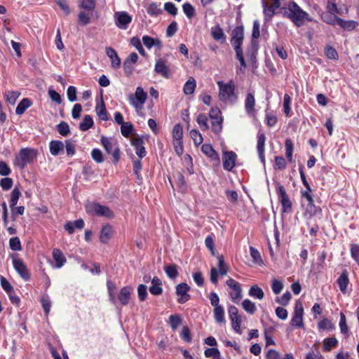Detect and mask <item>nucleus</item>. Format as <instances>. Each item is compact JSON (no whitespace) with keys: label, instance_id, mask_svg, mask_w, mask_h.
I'll return each instance as SVG.
<instances>
[{"label":"nucleus","instance_id":"3","mask_svg":"<svg viewBox=\"0 0 359 359\" xmlns=\"http://www.w3.org/2000/svg\"><path fill=\"white\" fill-rule=\"evenodd\" d=\"M87 214L91 216L104 217L108 219L114 217L113 211L107 206L95 202H88L85 205Z\"/></svg>","mask_w":359,"mask_h":359},{"label":"nucleus","instance_id":"44","mask_svg":"<svg viewBox=\"0 0 359 359\" xmlns=\"http://www.w3.org/2000/svg\"><path fill=\"white\" fill-rule=\"evenodd\" d=\"M172 141L175 140H182L183 137V129L182 126L180 124H175L173 127L172 132Z\"/></svg>","mask_w":359,"mask_h":359},{"label":"nucleus","instance_id":"54","mask_svg":"<svg viewBox=\"0 0 359 359\" xmlns=\"http://www.w3.org/2000/svg\"><path fill=\"white\" fill-rule=\"evenodd\" d=\"M21 196V192L20 191L19 189L17 187H15L11 194V198H10V207H14L17 205L18 201L19 198Z\"/></svg>","mask_w":359,"mask_h":359},{"label":"nucleus","instance_id":"32","mask_svg":"<svg viewBox=\"0 0 359 359\" xmlns=\"http://www.w3.org/2000/svg\"><path fill=\"white\" fill-rule=\"evenodd\" d=\"M320 16L322 20L324 22L331 25H337L339 19L340 18L338 16H337L334 13H329L327 11L323 12Z\"/></svg>","mask_w":359,"mask_h":359},{"label":"nucleus","instance_id":"24","mask_svg":"<svg viewBox=\"0 0 359 359\" xmlns=\"http://www.w3.org/2000/svg\"><path fill=\"white\" fill-rule=\"evenodd\" d=\"M133 288L130 286L122 287L118 294V299L123 306H126L129 303Z\"/></svg>","mask_w":359,"mask_h":359},{"label":"nucleus","instance_id":"49","mask_svg":"<svg viewBox=\"0 0 359 359\" xmlns=\"http://www.w3.org/2000/svg\"><path fill=\"white\" fill-rule=\"evenodd\" d=\"M208 121V117L205 114H199L196 118V121L202 130H207L209 129Z\"/></svg>","mask_w":359,"mask_h":359},{"label":"nucleus","instance_id":"34","mask_svg":"<svg viewBox=\"0 0 359 359\" xmlns=\"http://www.w3.org/2000/svg\"><path fill=\"white\" fill-rule=\"evenodd\" d=\"M262 6H263V13L264 15V18L266 21H269L275 14V11L276 10L272 6H269L266 0H262Z\"/></svg>","mask_w":359,"mask_h":359},{"label":"nucleus","instance_id":"28","mask_svg":"<svg viewBox=\"0 0 359 359\" xmlns=\"http://www.w3.org/2000/svg\"><path fill=\"white\" fill-rule=\"evenodd\" d=\"M210 32L212 37L215 41H220L222 43L226 41L224 32L219 25L212 27Z\"/></svg>","mask_w":359,"mask_h":359},{"label":"nucleus","instance_id":"26","mask_svg":"<svg viewBox=\"0 0 359 359\" xmlns=\"http://www.w3.org/2000/svg\"><path fill=\"white\" fill-rule=\"evenodd\" d=\"M65 148L64 144L62 141L52 140L49 144L50 153L53 156H58L63 151Z\"/></svg>","mask_w":359,"mask_h":359},{"label":"nucleus","instance_id":"27","mask_svg":"<svg viewBox=\"0 0 359 359\" xmlns=\"http://www.w3.org/2000/svg\"><path fill=\"white\" fill-rule=\"evenodd\" d=\"M142 43L148 49H151L153 46L159 49L162 48V43L158 39H154L148 35L142 36Z\"/></svg>","mask_w":359,"mask_h":359},{"label":"nucleus","instance_id":"42","mask_svg":"<svg viewBox=\"0 0 359 359\" xmlns=\"http://www.w3.org/2000/svg\"><path fill=\"white\" fill-rule=\"evenodd\" d=\"M285 156L287 161L290 163H292L293 161L292 154H293V142L290 139H287L285 142Z\"/></svg>","mask_w":359,"mask_h":359},{"label":"nucleus","instance_id":"29","mask_svg":"<svg viewBox=\"0 0 359 359\" xmlns=\"http://www.w3.org/2000/svg\"><path fill=\"white\" fill-rule=\"evenodd\" d=\"M53 257L55 262V267L61 268L67 262V259L62 252L57 248L53 250Z\"/></svg>","mask_w":359,"mask_h":359},{"label":"nucleus","instance_id":"19","mask_svg":"<svg viewBox=\"0 0 359 359\" xmlns=\"http://www.w3.org/2000/svg\"><path fill=\"white\" fill-rule=\"evenodd\" d=\"M154 71L156 74H160L164 78L170 77L169 67L165 64V62L162 59L156 60Z\"/></svg>","mask_w":359,"mask_h":359},{"label":"nucleus","instance_id":"20","mask_svg":"<svg viewBox=\"0 0 359 359\" xmlns=\"http://www.w3.org/2000/svg\"><path fill=\"white\" fill-rule=\"evenodd\" d=\"M106 54L111 60V66L113 69H118L121 67V58L118 57L116 51L111 48H106Z\"/></svg>","mask_w":359,"mask_h":359},{"label":"nucleus","instance_id":"14","mask_svg":"<svg viewBox=\"0 0 359 359\" xmlns=\"http://www.w3.org/2000/svg\"><path fill=\"white\" fill-rule=\"evenodd\" d=\"M36 156V152L34 149L30 148L22 149L19 152V158L22 162V168L32 163Z\"/></svg>","mask_w":359,"mask_h":359},{"label":"nucleus","instance_id":"18","mask_svg":"<svg viewBox=\"0 0 359 359\" xmlns=\"http://www.w3.org/2000/svg\"><path fill=\"white\" fill-rule=\"evenodd\" d=\"M255 96L252 93H248L246 95L245 99V109L247 114L249 116L253 117L255 116L256 111L255 109Z\"/></svg>","mask_w":359,"mask_h":359},{"label":"nucleus","instance_id":"40","mask_svg":"<svg viewBox=\"0 0 359 359\" xmlns=\"http://www.w3.org/2000/svg\"><path fill=\"white\" fill-rule=\"evenodd\" d=\"M94 124L93 118L90 115H86L82 122L79 124V129L81 131H86L93 127Z\"/></svg>","mask_w":359,"mask_h":359},{"label":"nucleus","instance_id":"30","mask_svg":"<svg viewBox=\"0 0 359 359\" xmlns=\"http://www.w3.org/2000/svg\"><path fill=\"white\" fill-rule=\"evenodd\" d=\"M161 280L156 276L151 279V285L149 292L154 295H160L163 292Z\"/></svg>","mask_w":359,"mask_h":359},{"label":"nucleus","instance_id":"43","mask_svg":"<svg viewBox=\"0 0 359 359\" xmlns=\"http://www.w3.org/2000/svg\"><path fill=\"white\" fill-rule=\"evenodd\" d=\"M319 330L332 331L335 328L334 325L327 318H323L318 323Z\"/></svg>","mask_w":359,"mask_h":359},{"label":"nucleus","instance_id":"36","mask_svg":"<svg viewBox=\"0 0 359 359\" xmlns=\"http://www.w3.org/2000/svg\"><path fill=\"white\" fill-rule=\"evenodd\" d=\"M337 25L340 26L341 28H343L344 30L352 31L356 28L358 24L355 20H344L341 18H339Z\"/></svg>","mask_w":359,"mask_h":359},{"label":"nucleus","instance_id":"35","mask_svg":"<svg viewBox=\"0 0 359 359\" xmlns=\"http://www.w3.org/2000/svg\"><path fill=\"white\" fill-rule=\"evenodd\" d=\"M196 88V82L194 77L191 76L185 83L183 87V92L185 95H191Z\"/></svg>","mask_w":359,"mask_h":359},{"label":"nucleus","instance_id":"53","mask_svg":"<svg viewBox=\"0 0 359 359\" xmlns=\"http://www.w3.org/2000/svg\"><path fill=\"white\" fill-rule=\"evenodd\" d=\"M250 255L253 259V262L255 264H257L259 265H262L263 264V261H262L261 255H260L259 252L256 248H255L252 246H250Z\"/></svg>","mask_w":359,"mask_h":359},{"label":"nucleus","instance_id":"9","mask_svg":"<svg viewBox=\"0 0 359 359\" xmlns=\"http://www.w3.org/2000/svg\"><path fill=\"white\" fill-rule=\"evenodd\" d=\"M226 284L231 289L229 292V297L232 302L238 303L242 298V288L241 284L234 279L229 278Z\"/></svg>","mask_w":359,"mask_h":359},{"label":"nucleus","instance_id":"33","mask_svg":"<svg viewBox=\"0 0 359 359\" xmlns=\"http://www.w3.org/2000/svg\"><path fill=\"white\" fill-rule=\"evenodd\" d=\"M32 104V101L29 98H23L18 104L15 109L17 115H22Z\"/></svg>","mask_w":359,"mask_h":359},{"label":"nucleus","instance_id":"51","mask_svg":"<svg viewBox=\"0 0 359 359\" xmlns=\"http://www.w3.org/2000/svg\"><path fill=\"white\" fill-rule=\"evenodd\" d=\"M339 328L341 334L348 336V327L346 324V318L344 313H340Z\"/></svg>","mask_w":359,"mask_h":359},{"label":"nucleus","instance_id":"63","mask_svg":"<svg viewBox=\"0 0 359 359\" xmlns=\"http://www.w3.org/2000/svg\"><path fill=\"white\" fill-rule=\"evenodd\" d=\"M205 244L207 248L210 251L211 255L215 256V243H214V238L212 235H208L205 240Z\"/></svg>","mask_w":359,"mask_h":359},{"label":"nucleus","instance_id":"58","mask_svg":"<svg viewBox=\"0 0 359 359\" xmlns=\"http://www.w3.org/2000/svg\"><path fill=\"white\" fill-rule=\"evenodd\" d=\"M64 146L66 149L67 155L68 156H73L75 154L76 146L75 144L71 140H66L65 144H64Z\"/></svg>","mask_w":359,"mask_h":359},{"label":"nucleus","instance_id":"56","mask_svg":"<svg viewBox=\"0 0 359 359\" xmlns=\"http://www.w3.org/2000/svg\"><path fill=\"white\" fill-rule=\"evenodd\" d=\"M273 330V327H271L269 328L265 329L264 330V338L266 346H269L270 345H275V341L272 337Z\"/></svg>","mask_w":359,"mask_h":359},{"label":"nucleus","instance_id":"50","mask_svg":"<svg viewBox=\"0 0 359 359\" xmlns=\"http://www.w3.org/2000/svg\"><path fill=\"white\" fill-rule=\"evenodd\" d=\"M211 120V125H212V130L215 133H219L222 131V122L223 118L222 117L220 118H216Z\"/></svg>","mask_w":359,"mask_h":359},{"label":"nucleus","instance_id":"5","mask_svg":"<svg viewBox=\"0 0 359 359\" xmlns=\"http://www.w3.org/2000/svg\"><path fill=\"white\" fill-rule=\"evenodd\" d=\"M302 197L305 198L308 201V204L305 210V215H309L307 225H310V220L313 217L318 216L322 215V209L320 207L317 206L314 204V200L311 194L308 192H302Z\"/></svg>","mask_w":359,"mask_h":359},{"label":"nucleus","instance_id":"6","mask_svg":"<svg viewBox=\"0 0 359 359\" xmlns=\"http://www.w3.org/2000/svg\"><path fill=\"white\" fill-rule=\"evenodd\" d=\"M147 98V94L144 91V89L140 86L136 88L135 94H130L128 95L130 103L136 110L142 109Z\"/></svg>","mask_w":359,"mask_h":359},{"label":"nucleus","instance_id":"8","mask_svg":"<svg viewBox=\"0 0 359 359\" xmlns=\"http://www.w3.org/2000/svg\"><path fill=\"white\" fill-rule=\"evenodd\" d=\"M304 308L300 301H297L294 305L292 317L290 321L292 326L297 328L304 327Z\"/></svg>","mask_w":359,"mask_h":359},{"label":"nucleus","instance_id":"11","mask_svg":"<svg viewBox=\"0 0 359 359\" xmlns=\"http://www.w3.org/2000/svg\"><path fill=\"white\" fill-rule=\"evenodd\" d=\"M116 25L121 29H126L132 22V17L126 11H118L114 13Z\"/></svg>","mask_w":359,"mask_h":359},{"label":"nucleus","instance_id":"15","mask_svg":"<svg viewBox=\"0 0 359 359\" xmlns=\"http://www.w3.org/2000/svg\"><path fill=\"white\" fill-rule=\"evenodd\" d=\"M13 265L15 270L20 276V277L25 281L29 280L30 278L29 272L27 266L24 264L20 259H13Z\"/></svg>","mask_w":359,"mask_h":359},{"label":"nucleus","instance_id":"7","mask_svg":"<svg viewBox=\"0 0 359 359\" xmlns=\"http://www.w3.org/2000/svg\"><path fill=\"white\" fill-rule=\"evenodd\" d=\"M276 193L282 206V211L287 213L290 212L292 211V204L286 193L285 187L280 184H278L276 185Z\"/></svg>","mask_w":359,"mask_h":359},{"label":"nucleus","instance_id":"37","mask_svg":"<svg viewBox=\"0 0 359 359\" xmlns=\"http://www.w3.org/2000/svg\"><path fill=\"white\" fill-rule=\"evenodd\" d=\"M338 344V340L335 337L325 338L323 340V349L325 352H330Z\"/></svg>","mask_w":359,"mask_h":359},{"label":"nucleus","instance_id":"45","mask_svg":"<svg viewBox=\"0 0 359 359\" xmlns=\"http://www.w3.org/2000/svg\"><path fill=\"white\" fill-rule=\"evenodd\" d=\"M182 10L189 19L193 18L196 15L195 8L190 3H184L182 5Z\"/></svg>","mask_w":359,"mask_h":359},{"label":"nucleus","instance_id":"39","mask_svg":"<svg viewBox=\"0 0 359 359\" xmlns=\"http://www.w3.org/2000/svg\"><path fill=\"white\" fill-rule=\"evenodd\" d=\"M214 318L218 323H225L224 309L222 306H217L213 310Z\"/></svg>","mask_w":359,"mask_h":359},{"label":"nucleus","instance_id":"31","mask_svg":"<svg viewBox=\"0 0 359 359\" xmlns=\"http://www.w3.org/2000/svg\"><path fill=\"white\" fill-rule=\"evenodd\" d=\"M95 112L97 115V116L102 121H107L109 119L108 118V113L107 111L104 102L103 101V99L101 98L100 103H97L95 107Z\"/></svg>","mask_w":359,"mask_h":359},{"label":"nucleus","instance_id":"41","mask_svg":"<svg viewBox=\"0 0 359 359\" xmlns=\"http://www.w3.org/2000/svg\"><path fill=\"white\" fill-rule=\"evenodd\" d=\"M164 270L168 277L170 279H175L179 275L177 266L175 264L167 265L165 266Z\"/></svg>","mask_w":359,"mask_h":359},{"label":"nucleus","instance_id":"62","mask_svg":"<svg viewBox=\"0 0 359 359\" xmlns=\"http://www.w3.org/2000/svg\"><path fill=\"white\" fill-rule=\"evenodd\" d=\"M292 298V294L290 292L287 291L280 297H278L276 302L282 306H287Z\"/></svg>","mask_w":359,"mask_h":359},{"label":"nucleus","instance_id":"52","mask_svg":"<svg viewBox=\"0 0 359 359\" xmlns=\"http://www.w3.org/2000/svg\"><path fill=\"white\" fill-rule=\"evenodd\" d=\"M133 130V125L130 122H126L121 126V134L125 137H128Z\"/></svg>","mask_w":359,"mask_h":359},{"label":"nucleus","instance_id":"23","mask_svg":"<svg viewBox=\"0 0 359 359\" xmlns=\"http://www.w3.org/2000/svg\"><path fill=\"white\" fill-rule=\"evenodd\" d=\"M337 283L339 287L340 291L345 294L347 291L348 285L349 284L348 273L347 270L344 269L341 275L337 280Z\"/></svg>","mask_w":359,"mask_h":359},{"label":"nucleus","instance_id":"4","mask_svg":"<svg viewBox=\"0 0 359 359\" xmlns=\"http://www.w3.org/2000/svg\"><path fill=\"white\" fill-rule=\"evenodd\" d=\"M100 142L106 152L109 154H111L114 163H117L120 158V150L116 140L111 137L102 136Z\"/></svg>","mask_w":359,"mask_h":359},{"label":"nucleus","instance_id":"2","mask_svg":"<svg viewBox=\"0 0 359 359\" xmlns=\"http://www.w3.org/2000/svg\"><path fill=\"white\" fill-rule=\"evenodd\" d=\"M219 87V99L225 103L234 104L237 102L238 96L235 93V84L233 81L226 83L219 81L217 82Z\"/></svg>","mask_w":359,"mask_h":359},{"label":"nucleus","instance_id":"57","mask_svg":"<svg viewBox=\"0 0 359 359\" xmlns=\"http://www.w3.org/2000/svg\"><path fill=\"white\" fill-rule=\"evenodd\" d=\"M350 252L352 259L359 265V244H351Z\"/></svg>","mask_w":359,"mask_h":359},{"label":"nucleus","instance_id":"47","mask_svg":"<svg viewBox=\"0 0 359 359\" xmlns=\"http://www.w3.org/2000/svg\"><path fill=\"white\" fill-rule=\"evenodd\" d=\"M243 309L248 313L253 314L256 311V306L255 303L248 299H245L242 302Z\"/></svg>","mask_w":359,"mask_h":359},{"label":"nucleus","instance_id":"59","mask_svg":"<svg viewBox=\"0 0 359 359\" xmlns=\"http://www.w3.org/2000/svg\"><path fill=\"white\" fill-rule=\"evenodd\" d=\"M57 132L62 136H67L69 133V126L66 122H61L57 126Z\"/></svg>","mask_w":359,"mask_h":359},{"label":"nucleus","instance_id":"60","mask_svg":"<svg viewBox=\"0 0 359 359\" xmlns=\"http://www.w3.org/2000/svg\"><path fill=\"white\" fill-rule=\"evenodd\" d=\"M10 248L13 251H20L22 250L21 242L18 237H13L9 241Z\"/></svg>","mask_w":359,"mask_h":359},{"label":"nucleus","instance_id":"10","mask_svg":"<svg viewBox=\"0 0 359 359\" xmlns=\"http://www.w3.org/2000/svg\"><path fill=\"white\" fill-rule=\"evenodd\" d=\"M231 43L233 46L234 50L242 49V44L244 39L243 26L239 25L236 27L231 34Z\"/></svg>","mask_w":359,"mask_h":359},{"label":"nucleus","instance_id":"38","mask_svg":"<svg viewBox=\"0 0 359 359\" xmlns=\"http://www.w3.org/2000/svg\"><path fill=\"white\" fill-rule=\"evenodd\" d=\"M248 294L249 296L259 300L262 299L264 297V293L262 289L257 285H255L250 288Z\"/></svg>","mask_w":359,"mask_h":359},{"label":"nucleus","instance_id":"12","mask_svg":"<svg viewBox=\"0 0 359 359\" xmlns=\"http://www.w3.org/2000/svg\"><path fill=\"white\" fill-rule=\"evenodd\" d=\"M190 287L186 283H181L177 285L175 287V292L178 297V303L184 304L191 299V295L188 293Z\"/></svg>","mask_w":359,"mask_h":359},{"label":"nucleus","instance_id":"21","mask_svg":"<svg viewBox=\"0 0 359 359\" xmlns=\"http://www.w3.org/2000/svg\"><path fill=\"white\" fill-rule=\"evenodd\" d=\"M114 233V229L111 225L106 224L102 226L100 231V241L102 243H107L111 238Z\"/></svg>","mask_w":359,"mask_h":359},{"label":"nucleus","instance_id":"64","mask_svg":"<svg viewBox=\"0 0 359 359\" xmlns=\"http://www.w3.org/2000/svg\"><path fill=\"white\" fill-rule=\"evenodd\" d=\"M190 136L196 145H199L203 142V137L198 130H191Z\"/></svg>","mask_w":359,"mask_h":359},{"label":"nucleus","instance_id":"22","mask_svg":"<svg viewBox=\"0 0 359 359\" xmlns=\"http://www.w3.org/2000/svg\"><path fill=\"white\" fill-rule=\"evenodd\" d=\"M201 151L207 156L211 161H216L219 163V157L216 151L213 149L212 146L210 144H204L201 147Z\"/></svg>","mask_w":359,"mask_h":359},{"label":"nucleus","instance_id":"48","mask_svg":"<svg viewBox=\"0 0 359 359\" xmlns=\"http://www.w3.org/2000/svg\"><path fill=\"white\" fill-rule=\"evenodd\" d=\"M182 318L180 315H171L169 317V323L173 330H177L182 323Z\"/></svg>","mask_w":359,"mask_h":359},{"label":"nucleus","instance_id":"25","mask_svg":"<svg viewBox=\"0 0 359 359\" xmlns=\"http://www.w3.org/2000/svg\"><path fill=\"white\" fill-rule=\"evenodd\" d=\"M84 227V221L82 219L75 220L74 222H67L64 228L68 231L69 234H72L74 232V229H82Z\"/></svg>","mask_w":359,"mask_h":359},{"label":"nucleus","instance_id":"55","mask_svg":"<svg viewBox=\"0 0 359 359\" xmlns=\"http://www.w3.org/2000/svg\"><path fill=\"white\" fill-rule=\"evenodd\" d=\"M218 259V268L217 271L221 276H224L228 272V266L224 262V258L223 255H219L217 257Z\"/></svg>","mask_w":359,"mask_h":359},{"label":"nucleus","instance_id":"16","mask_svg":"<svg viewBox=\"0 0 359 359\" xmlns=\"http://www.w3.org/2000/svg\"><path fill=\"white\" fill-rule=\"evenodd\" d=\"M257 150L259 155V158L261 161V162L263 164H265V156H264V151H265V142H266V137L264 133L259 131L257 133Z\"/></svg>","mask_w":359,"mask_h":359},{"label":"nucleus","instance_id":"1","mask_svg":"<svg viewBox=\"0 0 359 359\" xmlns=\"http://www.w3.org/2000/svg\"><path fill=\"white\" fill-rule=\"evenodd\" d=\"M283 15L289 18L295 26L300 27L304 25L305 21L313 22V19L309 13L301 8L294 1L288 2L286 8H283Z\"/></svg>","mask_w":359,"mask_h":359},{"label":"nucleus","instance_id":"17","mask_svg":"<svg viewBox=\"0 0 359 359\" xmlns=\"http://www.w3.org/2000/svg\"><path fill=\"white\" fill-rule=\"evenodd\" d=\"M131 144L134 147L135 153L139 158H142L147 154L145 147L144 146V140L142 137H136L131 140Z\"/></svg>","mask_w":359,"mask_h":359},{"label":"nucleus","instance_id":"61","mask_svg":"<svg viewBox=\"0 0 359 359\" xmlns=\"http://www.w3.org/2000/svg\"><path fill=\"white\" fill-rule=\"evenodd\" d=\"M147 13L151 16H157L162 13L161 9L156 3H151L147 8Z\"/></svg>","mask_w":359,"mask_h":359},{"label":"nucleus","instance_id":"13","mask_svg":"<svg viewBox=\"0 0 359 359\" xmlns=\"http://www.w3.org/2000/svg\"><path fill=\"white\" fill-rule=\"evenodd\" d=\"M236 154L233 151H224L222 154L223 168L227 171H231L236 165Z\"/></svg>","mask_w":359,"mask_h":359},{"label":"nucleus","instance_id":"46","mask_svg":"<svg viewBox=\"0 0 359 359\" xmlns=\"http://www.w3.org/2000/svg\"><path fill=\"white\" fill-rule=\"evenodd\" d=\"M292 99L288 94H285L283 97V111L286 116H291V104Z\"/></svg>","mask_w":359,"mask_h":359}]
</instances>
